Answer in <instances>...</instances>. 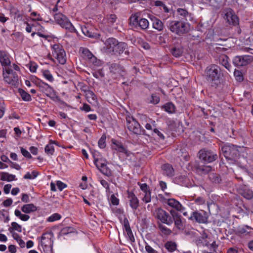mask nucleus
Segmentation results:
<instances>
[{"instance_id": "obj_27", "label": "nucleus", "mask_w": 253, "mask_h": 253, "mask_svg": "<svg viewBox=\"0 0 253 253\" xmlns=\"http://www.w3.org/2000/svg\"><path fill=\"white\" fill-rule=\"evenodd\" d=\"M80 50L82 52L84 58L88 59L92 62H93L94 60L96 59L95 57L87 48H82Z\"/></svg>"}, {"instance_id": "obj_28", "label": "nucleus", "mask_w": 253, "mask_h": 253, "mask_svg": "<svg viewBox=\"0 0 253 253\" xmlns=\"http://www.w3.org/2000/svg\"><path fill=\"white\" fill-rule=\"evenodd\" d=\"M82 30L84 35L89 38L98 39L100 36L99 34L92 32V31H89L86 27L82 28Z\"/></svg>"}, {"instance_id": "obj_14", "label": "nucleus", "mask_w": 253, "mask_h": 253, "mask_svg": "<svg viewBox=\"0 0 253 253\" xmlns=\"http://www.w3.org/2000/svg\"><path fill=\"white\" fill-rule=\"evenodd\" d=\"M238 192L247 200H251L253 198V191L248 188L246 185H241L238 189Z\"/></svg>"}, {"instance_id": "obj_30", "label": "nucleus", "mask_w": 253, "mask_h": 253, "mask_svg": "<svg viewBox=\"0 0 253 253\" xmlns=\"http://www.w3.org/2000/svg\"><path fill=\"white\" fill-rule=\"evenodd\" d=\"M86 98L87 101L90 104H94L96 102V97L93 91L91 90H87L86 91Z\"/></svg>"}, {"instance_id": "obj_49", "label": "nucleus", "mask_w": 253, "mask_h": 253, "mask_svg": "<svg viewBox=\"0 0 253 253\" xmlns=\"http://www.w3.org/2000/svg\"><path fill=\"white\" fill-rule=\"evenodd\" d=\"M159 228L163 233L166 235H169L171 233V231L169 229L163 226L162 224L159 225Z\"/></svg>"}, {"instance_id": "obj_39", "label": "nucleus", "mask_w": 253, "mask_h": 253, "mask_svg": "<svg viewBox=\"0 0 253 253\" xmlns=\"http://www.w3.org/2000/svg\"><path fill=\"white\" fill-rule=\"evenodd\" d=\"M154 4L156 6H159L160 8L163 7L165 12L168 13L169 11L167 6L164 3V2L160 0H154L153 1Z\"/></svg>"}, {"instance_id": "obj_11", "label": "nucleus", "mask_w": 253, "mask_h": 253, "mask_svg": "<svg viewBox=\"0 0 253 253\" xmlns=\"http://www.w3.org/2000/svg\"><path fill=\"white\" fill-rule=\"evenodd\" d=\"M109 69L110 72L115 75L116 78L120 76H124L126 73L124 66L119 63H113L111 64Z\"/></svg>"}, {"instance_id": "obj_38", "label": "nucleus", "mask_w": 253, "mask_h": 253, "mask_svg": "<svg viewBox=\"0 0 253 253\" xmlns=\"http://www.w3.org/2000/svg\"><path fill=\"white\" fill-rule=\"evenodd\" d=\"M138 26L140 27L143 30H145L147 29L149 26V22L146 19L141 18L139 20Z\"/></svg>"}, {"instance_id": "obj_3", "label": "nucleus", "mask_w": 253, "mask_h": 253, "mask_svg": "<svg viewBox=\"0 0 253 253\" xmlns=\"http://www.w3.org/2000/svg\"><path fill=\"white\" fill-rule=\"evenodd\" d=\"M169 30L178 35L187 33L189 30V24L181 21H173L169 23Z\"/></svg>"}, {"instance_id": "obj_1", "label": "nucleus", "mask_w": 253, "mask_h": 253, "mask_svg": "<svg viewBox=\"0 0 253 253\" xmlns=\"http://www.w3.org/2000/svg\"><path fill=\"white\" fill-rule=\"evenodd\" d=\"M239 148V147L232 144L225 145L222 147L221 153L223 154L229 164H235L243 169L247 170V169L241 165L239 161L240 156L238 150Z\"/></svg>"}, {"instance_id": "obj_23", "label": "nucleus", "mask_w": 253, "mask_h": 253, "mask_svg": "<svg viewBox=\"0 0 253 253\" xmlns=\"http://www.w3.org/2000/svg\"><path fill=\"white\" fill-rule=\"evenodd\" d=\"M164 173L169 177L174 175V169L172 166L169 164H165L162 166Z\"/></svg>"}, {"instance_id": "obj_62", "label": "nucleus", "mask_w": 253, "mask_h": 253, "mask_svg": "<svg viewBox=\"0 0 253 253\" xmlns=\"http://www.w3.org/2000/svg\"><path fill=\"white\" fill-rule=\"evenodd\" d=\"M19 218L24 221H27L29 218L30 216L28 215L27 214H21L20 216H19Z\"/></svg>"}, {"instance_id": "obj_50", "label": "nucleus", "mask_w": 253, "mask_h": 253, "mask_svg": "<svg viewBox=\"0 0 253 253\" xmlns=\"http://www.w3.org/2000/svg\"><path fill=\"white\" fill-rule=\"evenodd\" d=\"M21 152L22 155L26 158H32V156L30 153L23 147H20Z\"/></svg>"}, {"instance_id": "obj_36", "label": "nucleus", "mask_w": 253, "mask_h": 253, "mask_svg": "<svg viewBox=\"0 0 253 253\" xmlns=\"http://www.w3.org/2000/svg\"><path fill=\"white\" fill-rule=\"evenodd\" d=\"M18 92L21 95V98L24 101H28L31 100L30 95L21 88L18 89Z\"/></svg>"}, {"instance_id": "obj_20", "label": "nucleus", "mask_w": 253, "mask_h": 253, "mask_svg": "<svg viewBox=\"0 0 253 253\" xmlns=\"http://www.w3.org/2000/svg\"><path fill=\"white\" fill-rule=\"evenodd\" d=\"M167 203L169 206L174 208L176 210L182 211L184 210V208L177 200L174 199H169L167 200Z\"/></svg>"}, {"instance_id": "obj_2", "label": "nucleus", "mask_w": 253, "mask_h": 253, "mask_svg": "<svg viewBox=\"0 0 253 253\" xmlns=\"http://www.w3.org/2000/svg\"><path fill=\"white\" fill-rule=\"evenodd\" d=\"M204 76L208 82L217 85L220 83L222 73L219 66L212 64L206 68Z\"/></svg>"}, {"instance_id": "obj_29", "label": "nucleus", "mask_w": 253, "mask_h": 253, "mask_svg": "<svg viewBox=\"0 0 253 253\" xmlns=\"http://www.w3.org/2000/svg\"><path fill=\"white\" fill-rule=\"evenodd\" d=\"M162 108L170 114L174 113L175 111V107L172 102L166 103L162 107Z\"/></svg>"}, {"instance_id": "obj_54", "label": "nucleus", "mask_w": 253, "mask_h": 253, "mask_svg": "<svg viewBox=\"0 0 253 253\" xmlns=\"http://www.w3.org/2000/svg\"><path fill=\"white\" fill-rule=\"evenodd\" d=\"M57 186L60 191H62L64 188L67 187V185L61 181H57Z\"/></svg>"}, {"instance_id": "obj_15", "label": "nucleus", "mask_w": 253, "mask_h": 253, "mask_svg": "<svg viewBox=\"0 0 253 253\" xmlns=\"http://www.w3.org/2000/svg\"><path fill=\"white\" fill-rule=\"evenodd\" d=\"M127 48L128 46L126 43L118 42V44H117V45L115 48L113 53L114 54H121L125 52L126 55H128L129 52L127 50Z\"/></svg>"}, {"instance_id": "obj_21", "label": "nucleus", "mask_w": 253, "mask_h": 253, "mask_svg": "<svg viewBox=\"0 0 253 253\" xmlns=\"http://www.w3.org/2000/svg\"><path fill=\"white\" fill-rule=\"evenodd\" d=\"M124 224L128 239L131 242H134L135 239L130 227L129 222L126 218L124 219Z\"/></svg>"}, {"instance_id": "obj_41", "label": "nucleus", "mask_w": 253, "mask_h": 253, "mask_svg": "<svg viewBox=\"0 0 253 253\" xmlns=\"http://www.w3.org/2000/svg\"><path fill=\"white\" fill-rule=\"evenodd\" d=\"M108 23L110 25H113L116 21L117 17L115 14H111L106 16Z\"/></svg>"}, {"instance_id": "obj_37", "label": "nucleus", "mask_w": 253, "mask_h": 253, "mask_svg": "<svg viewBox=\"0 0 253 253\" xmlns=\"http://www.w3.org/2000/svg\"><path fill=\"white\" fill-rule=\"evenodd\" d=\"M166 248L170 252H172L176 250V244L175 243L169 241L165 244Z\"/></svg>"}, {"instance_id": "obj_55", "label": "nucleus", "mask_w": 253, "mask_h": 253, "mask_svg": "<svg viewBox=\"0 0 253 253\" xmlns=\"http://www.w3.org/2000/svg\"><path fill=\"white\" fill-rule=\"evenodd\" d=\"M145 250L148 253H158V252L153 249L150 246L146 244L145 246Z\"/></svg>"}, {"instance_id": "obj_6", "label": "nucleus", "mask_w": 253, "mask_h": 253, "mask_svg": "<svg viewBox=\"0 0 253 253\" xmlns=\"http://www.w3.org/2000/svg\"><path fill=\"white\" fill-rule=\"evenodd\" d=\"M126 121L127 127L129 131L133 132L136 134H146L145 133V130L141 128L139 124L135 119L131 118V119L127 120Z\"/></svg>"}, {"instance_id": "obj_46", "label": "nucleus", "mask_w": 253, "mask_h": 253, "mask_svg": "<svg viewBox=\"0 0 253 253\" xmlns=\"http://www.w3.org/2000/svg\"><path fill=\"white\" fill-rule=\"evenodd\" d=\"M61 215L58 213H54L51 216L48 218L47 220L49 222H53L57 220L60 219Z\"/></svg>"}, {"instance_id": "obj_53", "label": "nucleus", "mask_w": 253, "mask_h": 253, "mask_svg": "<svg viewBox=\"0 0 253 253\" xmlns=\"http://www.w3.org/2000/svg\"><path fill=\"white\" fill-rule=\"evenodd\" d=\"M177 12L179 15L183 16L184 17H186L188 15V12L184 9L178 8L177 9Z\"/></svg>"}, {"instance_id": "obj_43", "label": "nucleus", "mask_w": 253, "mask_h": 253, "mask_svg": "<svg viewBox=\"0 0 253 253\" xmlns=\"http://www.w3.org/2000/svg\"><path fill=\"white\" fill-rule=\"evenodd\" d=\"M106 137L105 135H103L98 141V146L100 148H104L106 146L105 140Z\"/></svg>"}, {"instance_id": "obj_35", "label": "nucleus", "mask_w": 253, "mask_h": 253, "mask_svg": "<svg viewBox=\"0 0 253 253\" xmlns=\"http://www.w3.org/2000/svg\"><path fill=\"white\" fill-rule=\"evenodd\" d=\"M1 179L4 181H11L16 180V178L14 175L7 172H2L1 175Z\"/></svg>"}, {"instance_id": "obj_60", "label": "nucleus", "mask_w": 253, "mask_h": 253, "mask_svg": "<svg viewBox=\"0 0 253 253\" xmlns=\"http://www.w3.org/2000/svg\"><path fill=\"white\" fill-rule=\"evenodd\" d=\"M195 202L197 204L202 205L205 203V201L202 197H199L195 200Z\"/></svg>"}, {"instance_id": "obj_33", "label": "nucleus", "mask_w": 253, "mask_h": 253, "mask_svg": "<svg viewBox=\"0 0 253 253\" xmlns=\"http://www.w3.org/2000/svg\"><path fill=\"white\" fill-rule=\"evenodd\" d=\"M209 177L210 180L215 184L220 183L222 180L220 175L218 173H211L209 174Z\"/></svg>"}, {"instance_id": "obj_7", "label": "nucleus", "mask_w": 253, "mask_h": 253, "mask_svg": "<svg viewBox=\"0 0 253 253\" xmlns=\"http://www.w3.org/2000/svg\"><path fill=\"white\" fill-rule=\"evenodd\" d=\"M5 72L8 75L5 76L4 71L3 72V76L5 81L12 85L17 86L19 84V79L16 73L11 69H6Z\"/></svg>"}, {"instance_id": "obj_42", "label": "nucleus", "mask_w": 253, "mask_h": 253, "mask_svg": "<svg viewBox=\"0 0 253 253\" xmlns=\"http://www.w3.org/2000/svg\"><path fill=\"white\" fill-rule=\"evenodd\" d=\"M173 221H174L175 226L179 230H183L184 229V225L182 222L181 217L176 218Z\"/></svg>"}, {"instance_id": "obj_56", "label": "nucleus", "mask_w": 253, "mask_h": 253, "mask_svg": "<svg viewBox=\"0 0 253 253\" xmlns=\"http://www.w3.org/2000/svg\"><path fill=\"white\" fill-rule=\"evenodd\" d=\"M111 201L112 204L114 205H118L119 204V199L113 195L111 197Z\"/></svg>"}, {"instance_id": "obj_8", "label": "nucleus", "mask_w": 253, "mask_h": 253, "mask_svg": "<svg viewBox=\"0 0 253 253\" xmlns=\"http://www.w3.org/2000/svg\"><path fill=\"white\" fill-rule=\"evenodd\" d=\"M253 61V56L245 55L235 56L233 63L236 66H244L251 63Z\"/></svg>"}, {"instance_id": "obj_59", "label": "nucleus", "mask_w": 253, "mask_h": 253, "mask_svg": "<svg viewBox=\"0 0 253 253\" xmlns=\"http://www.w3.org/2000/svg\"><path fill=\"white\" fill-rule=\"evenodd\" d=\"M140 187L141 190L143 191L144 193L150 191V190L148 189V185L146 183L140 184Z\"/></svg>"}, {"instance_id": "obj_4", "label": "nucleus", "mask_w": 253, "mask_h": 253, "mask_svg": "<svg viewBox=\"0 0 253 253\" xmlns=\"http://www.w3.org/2000/svg\"><path fill=\"white\" fill-rule=\"evenodd\" d=\"M54 19L57 24L66 30H68L71 32L75 30L68 18L61 13H56L54 15Z\"/></svg>"}, {"instance_id": "obj_63", "label": "nucleus", "mask_w": 253, "mask_h": 253, "mask_svg": "<svg viewBox=\"0 0 253 253\" xmlns=\"http://www.w3.org/2000/svg\"><path fill=\"white\" fill-rule=\"evenodd\" d=\"M11 188V184H6L4 186L3 190L5 194H8Z\"/></svg>"}, {"instance_id": "obj_58", "label": "nucleus", "mask_w": 253, "mask_h": 253, "mask_svg": "<svg viewBox=\"0 0 253 253\" xmlns=\"http://www.w3.org/2000/svg\"><path fill=\"white\" fill-rule=\"evenodd\" d=\"M12 204V200L11 198H8L3 202L4 207H9Z\"/></svg>"}, {"instance_id": "obj_9", "label": "nucleus", "mask_w": 253, "mask_h": 253, "mask_svg": "<svg viewBox=\"0 0 253 253\" xmlns=\"http://www.w3.org/2000/svg\"><path fill=\"white\" fill-rule=\"evenodd\" d=\"M208 213L203 211L201 212L195 211L192 212L189 219L194 220L199 223H207L208 222Z\"/></svg>"}, {"instance_id": "obj_31", "label": "nucleus", "mask_w": 253, "mask_h": 253, "mask_svg": "<svg viewBox=\"0 0 253 253\" xmlns=\"http://www.w3.org/2000/svg\"><path fill=\"white\" fill-rule=\"evenodd\" d=\"M0 61L2 66H6L10 64V61L7 56L4 52L1 51H0Z\"/></svg>"}, {"instance_id": "obj_22", "label": "nucleus", "mask_w": 253, "mask_h": 253, "mask_svg": "<svg viewBox=\"0 0 253 253\" xmlns=\"http://www.w3.org/2000/svg\"><path fill=\"white\" fill-rule=\"evenodd\" d=\"M150 18L154 28L158 31H162L163 29L164 24L161 20L153 16H151Z\"/></svg>"}, {"instance_id": "obj_25", "label": "nucleus", "mask_w": 253, "mask_h": 253, "mask_svg": "<svg viewBox=\"0 0 253 253\" xmlns=\"http://www.w3.org/2000/svg\"><path fill=\"white\" fill-rule=\"evenodd\" d=\"M228 57L225 54H221L218 58L219 63L225 67L227 69L229 70L230 65L228 62Z\"/></svg>"}, {"instance_id": "obj_61", "label": "nucleus", "mask_w": 253, "mask_h": 253, "mask_svg": "<svg viewBox=\"0 0 253 253\" xmlns=\"http://www.w3.org/2000/svg\"><path fill=\"white\" fill-rule=\"evenodd\" d=\"M71 227H66L62 229L61 231V234L62 235H66L67 233L71 232Z\"/></svg>"}, {"instance_id": "obj_51", "label": "nucleus", "mask_w": 253, "mask_h": 253, "mask_svg": "<svg viewBox=\"0 0 253 253\" xmlns=\"http://www.w3.org/2000/svg\"><path fill=\"white\" fill-rule=\"evenodd\" d=\"M170 213L172 216V217H171L172 220L181 217V215L174 210H170Z\"/></svg>"}, {"instance_id": "obj_24", "label": "nucleus", "mask_w": 253, "mask_h": 253, "mask_svg": "<svg viewBox=\"0 0 253 253\" xmlns=\"http://www.w3.org/2000/svg\"><path fill=\"white\" fill-rule=\"evenodd\" d=\"M57 59L61 64H64L66 62L65 52L63 49H59L56 53Z\"/></svg>"}, {"instance_id": "obj_34", "label": "nucleus", "mask_w": 253, "mask_h": 253, "mask_svg": "<svg viewBox=\"0 0 253 253\" xmlns=\"http://www.w3.org/2000/svg\"><path fill=\"white\" fill-rule=\"evenodd\" d=\"M41 90L44 92L47 96H48V93L50 92L51 90L52 89L51 87L48 85L47 84L42 82L39 84V85Z\"/></svg>"}, {"instance_id": "obj_32", "label": "nucleus", "mask_w": 253, "mask_h": 253, "mask_svg": "<svg viewBox=\"0 0 253 253\" xmlns=\"http://www.w3.org/2000/svg\"><path fill=\"white\" fill-rule=\"evenodd\" d=\"M139 15L137 13L132 14L129 18V24L130 26L136 28L139 24Z\"/></svg>"}, {"instance_id": "obj_19", "label": "nucleus", "mask_w": 253, "mask_h": 253, "mask_svg": "<svg viewBox=\"0 0 253 253\" xmlns=\"http://www.w3.org/2000/svg\"><path fill=\"white\" fill-rule=\"evenodd\" d=\"M195 168L197 172L201 174H205L209 173L212 169L210 166H205L200 164H197L195 165Z\"/></svg>"}, {"instance_id": "obj_12", "label": "nucleus", "mask_w": 253, "mask_h": 253, "mask_svg": "<svg viewBox=\"0 0 253 253\" xmlns=\"http://www.w3.org/2000/svg\"><path fill=\"white\" fill-rule=\"evenodd\" d=\"M157 217L163 223L168 225H170L173 222V220L165 211L159 208L156 211Z\"/></svg>"}, {"instance_id": "obj_13", "label": "nucleus", "mask_w": 253, "mask_h": 253, "mask_svg": "<svg viewBox=\"0 0 253 253\" xmlns=\"http://www.w3.org/2000/svg\"><path fill=\"white\" fill-rule=\"evenodd\" d=\"M94 157V163L97 167V168L99 169L101 172H102L103 174L107 176H110L112 175V171L106 166L105 163H103L101 160L100 161L95 158V156L93 154Z\"/></svg>"}, {"instance_id": "obj_52", "label": "nucleus", "mask_w": 253, "mask_h": 253, "mask_svg": "<svg viewBox=\"0 0 253 253\" xmlns=\"http://www.w3.org/2000/svg\"><path fill=\"white\" fill-rule=\"evenodd\" d=\"M151 100H150L151 103H153L154 104H156L159 103L160 101L159 97L152 94L151 95Z\"/></svg>"}, {"instance_id": "obj_5", "label": "nucleus", "mask_w": 253, "mask_h": 253, "mask_svg": "<svg viewBox=\"0 0 253 253\" xmlns=\"http://www.w3.org/2000/svg\"><path fill=\"white\" fill-rule=\"evenodd\" d=\"M199 158L203 161L204 163H211L216 160L218 156L210 150H201L199 152Z\"/></svg>"}, {"instance_id": "obj_57", "label": "nucleus", "mask_w": 253, "mask_h": 253, "mask_svg": "<svg viewBox=\"0 0 253 253\" xmlns=\"http://www.w3.org/2000/svg\"><path fill=\"white\" fill-rule=\"evenodd\" d=\"M153 132L157 134L161 139L164 140L165 139L164 135L158 129L156 128H154Z\"/></svg>"}, {"instance_id": "obj_10", "label": "nucleus", "mask_w": 253, "mask_h": 253, "mask_svg": "<svg viewBox=\"0 0 253 253\" xmlns=\"http://www.w3.org/2000/svg\"><path fill=\"white\" fill-rule=\"evenodd\" d=\"M224 18L230 25L236 26L239 24L238 16L235 15L233 10L231 8H227L224 10Z\"/></svg>"}, {"instance_id": "obj_44", "label": "nucleus", "mask_w": 253, "mask_h": 253, "mask_svg": "<svg viewBox=\"0 0 253 253\" xmlns=\"http://www.w3.org/2000/svg\"><path fill=\"white\" fill-rule=\"evenodd\" d=\"M43 76L49 81L52 82L53 81V78L52 75L50 74L49 70H44L42 72Z\"/></svg>"}, {"instance_id": "obj_18", "label": "nucleus", "mask_w": 253, "mask_h": 253, "mask_svg": "<svg viewBox=\"0 0 253 253\" xmlns=\"http://www.w3.org/2000/svg\"><path fill=\"white\" fill-rule=\"evenodd\" d=\"M170 52L175 57H179L182 55L183 48L180 44H174L170 49Z\"/></svg>"}, {"instance_id": "obj_16", "label": "nucleus", "mask_w": 253, "mask_h": 253, "mask_svg": "<svg viewBox=\"0 0 253 253\" xmlns=\"http://www.w3.org/2000/svg\"><path fill=\"white\" fill-rule=\"evenodd\" d=\"M127 198L129 205L133 210H136L139 207V200L132 192L127 191Z\"/></svg>"}, {"instance_id": "obj_47", "label": "nucleus", "mask_w": 253, "mask_h": 253, "mask_svg": "<svg viewBox=\"0 0 253 253\" xmlns=\"http://www.w3.org/2000/svg\"><path fill=\"white\" fill-rule=\"evenodd\" d=\"M54 151L53 146L51 144L47 145L45 147V152L47 154L52 155Z\"/></svg>"}, {"instance_id": "obj_40", "label": "nucleus", "mask_w": 253, "mask_h": 253, "mask_svg": "<svg viewBox=\"0 0 253 253\" xmlns=\"http://www.w3.org/2000/svg\"><path fill=\"white\" fill-rule=\"evenodd\" d=\"M13 230L21 232L22 231L21 226L16 222H13L11 223V227L9 228V231L10 233H12Z\"/></svg>"}, {"instance_id": "obj_26", "label": "nucleus", "mask_w": 253, "mask_h": 253, "mask_svg": "<svg viewBox=\"0 0 253 253\" xmlns=\"http://www.w3.org/2000/svg\"><path fill=\"white\" fill-rule=\"evenodd\" d=\"M37 210V208L36 206L33 204L24 205L21 208L22 211L26 213H29L31 212H34Z\"/></svg>"}, {"instance_id": "obj_17", "label": "nucleus", "mask_w": 253, "mask_h": 253, "mask_svg": "<svg viewBox=\"0 0 253 253\" xmlns=\"http://www.w3.org/2000/svg\"><path fill=\"white\" fill-rule=\"evenodd\" d=\"M104 43L108 52L113 53L118 44V41L115 38H109L106 40Z\"/></svg>"}, {"instance_id": "obj_45", "label": "nucleus", "mask_w": 253, "mask_h": 253, "mask_svg": "<svg viewBox=\"0 0 253 253\" xmlns=\"http://www.w3.org/2000/svg\"><path fill=\"white\" fill-rule=\"evenodd\" d=\"M234 76L237 81L242 82L243 80V76L241 72L235 70L234 72Z\"/></svg>"}, {"instance_id": "obj_48", "label": "nucleus", "mask_w": 253, "mask_h": 253, "mask_svg": "<svg viewBox=\"0 0 253 253\" xmlns=\"http://www.w3.org/2000/svg\"><path fill=\"white\" fill-rule=\"evenodd\" d=\"M142 200L146 203H149L151 201V192L150 191H147L145 193V195L142 199Z\"/></svg>"}, {"instance_id": "obj_64", "label": "nucleus", "mask_w": 253, "mask_h": 253, "mask_svg": "<svg viewBox=\"0 0 253 253\" xmlns=\"http://www.w3.org/2000/svg\"><path fill=\"white\" fill-rule=\"evenodd\" d=\"M8 250L11 253H15L17 251L16 246L13 245H10L8 246Z\"/></svg>"}]
</instances>
